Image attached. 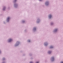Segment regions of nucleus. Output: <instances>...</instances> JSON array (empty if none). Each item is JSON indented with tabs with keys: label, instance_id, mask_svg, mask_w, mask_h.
I'll list each match as a JSON object with an SVG mask.
<instances>
[{
	"label": "nucleus",
	"instance_id": "nucleus-16",
	"mask_svg": "<svg viewBox=\"0 0 63 63\" xmlns=\"http://www.w3.org/2000/svg\"><path fill=\"white\" fill-rule=\"evenodd\" d=\"M3 10H5V9H4V8L3 9Z\"/></svg>",
	"mask_w": 63,
	"mask_h": 63
},
{
	"label": "nucleus",
	"instance_id": "nucleus-2",
	"mask_svg": "<svg viewBox=\"0 0 63 63\" xmlns=\"http://www.w3.org/2000/svg\"><path fill=\"white\" fill-rule=\"evenodd\" d=\"M51 59H52V61H53L54 60V57H52Z\"/></svg>",
	"mask_w": 63,
	"mask_h": 63
},
{
	"label": "nucleus",
	"instance_id": "nucleus-6",
	"mask_svg": "<svg viewBox=\"0 0 63 63\" xmlns=\"http://www.w3.org/2000/svg\"><path fill=\"white\" fill-rule=\"evenodd\" d=\"M53 48V47L52 46H51L50 47V48Z\"/></svg>",
	"mask_w": 63,
	"mask_h": 63
},
{
	"label": "nucleus",
	"instance_id": "nucleus-14",
	"mask_svg": "<svg viewBox=\"0 0 63 63\" xmlns=\"http://www.w3.org/2000/svg\"><path fill=\"white\" fill-rule=\"evenodd\" d=\"M61 63H63V62H61Z\"/></svg>",
	"mask_w": 63,
	"mask_h": 63
},
{
	"label": "nucleus",
	"instance_id": "nucleus-5",
	"mask_svg": "<svg viewBox=\"0 0 63 63\" xmlns=\"http://www.w3.org/2000/svg\"><path fill=\"white\" fill-rule=\"evenodd\" d=\"M51 52L50 51H49L48 52V53L49 54H50V53H51Z\"/></svg>",
	"mask_w": 63,
	"mask_h": 63
},
{
	"label": "nucleus",
	"instance_id": "nucleus-20",
	"mask_svg": "<svg viewBox=\"0 0 63 63\" xmlns=\"http://www.w3.org/2000/svg\"><path fill=\"white\" fill-rule=\"evenodd\" d=\"M40 1H42V0H39Z\"/></svg>",
	"mask_w": 63,
	"mask_h": 63
},
{
	"label": "nucleus",
	"instance_id": "nucleus-15",
	"mask_svg": "<svg viewBox=\"0 0 63 63\" xmlns=\"http://www.w3.org/2000/svg\"><path fill=\"white\" fill-rule=\"evenodd\" d=\"M36 63H39V62H36Z\"/></svg>",
	"mask_w": 63,
	"mask_h": 63
},
{
	"label": "nucleus",
	"instance_id": "nucleus-12",
	"mask_svg": "<svg viewBox=\"0 0 63 63\" xmlns=\"http://www.w3.org/2000/svg\"><path fill=\"white\" fill-rule=\"evenodd\" d=\"M18 45H17L16 44L15 45V46H17Z\"/></svg>",
	"mask_w": 63,
	"mask_h": 63
},
{
	"label": "nucleus",
	"instance_id": "nucleus-18",
	"mask_svg": "<svg viewBox=\"0 0 63 63\" xmlns=\"http://www.w3.org/2000/svg\"><path fill=\"white\" fill-rule=\"evenodd\" d=\"M29 42H30V41H29Z\"/></svg>",
	"mask_w": 63,
	"mask_h": 63
},
{
	"label": "nucleus",
	"instance_id": "nucleus-4",
	"mask_svg": "<svg viewBox=\"0 0 63 63\" xmlns=\"http://www.w3.org/2000/svg\"><path fill=\"white\" fill-rule=\"evenodd\" d=\"M49 18H51V15H50L49 16Z\"/></svg>",
	"mask_w": 63,
	"mask_h": 63
},
{
	"label": "nucleus",
	"instance_id": "nucleus-22",
	"mask_svg": "<svg viewBox=\"0 0 63 63\" xmlns=\"http://www.w3.org/2000/svg\"><path fill=\"white\" fill-rule=\"evenodd\" d=\"M15 0V1H16V0Z\"/></svg>",
	"mask_w": 63,
	"mask_h": 63
},
{
	"label": "nucleus",
	"instance_id": "nucleus-1",
	"mask_svg": "<svg viewBox=\"0 0 63 63\" xmlns=\"http://www.w3.org/2000/svg\"><path fill=\"white\" fill-rule=\"evenodd\" d=\"M45 4L46 5H48V2H47L45 3Z\"/></svg>",
	"mask_w": 63,
	"mask_h": 63
},
{
	"label": "nucleus",
	"instance_id": "nucleus-10",
	"mask_svg": "<svg viewBox=\"0 0 63 63\" xmlns=\"http://www.w3.org/2000/svg\"><path fill=\"white\" fill-rule=\"evenodd\" d=\"M44 44L45 45V46H47V44H46L45 43Z\"/></svg>",
	"mask_w": 63,
	"mask_h": 63
},
{
	"label": "nucleus",
	"instance_id": "nucleus-7",
	"mask_svg": "<svg viewBox=\"0 0 63 63\" xmlns=\"http://www.w3.org/2000/svg\"><path fill=\"white\" fill-rule=\"evenodd\" d=\"M57 30L56 29L55 30V32H56V31H57Z\"/></svg>",
	"mask_w": 63,
	"mask_h": 63
},
{
	"label": "nucleus",
	"instance_id": "nucleus-19",
	"mask_svg": "<svg viewBox=\"0 0 63 63\" xmlns=\"http://www.w3.org/2000/svg\"><path fill=\"white\" fill-rule=\"evenodd\" d=\"M4 59H3V60H4Z\"/></svg>",
	"mask_w": 63,
	"mask_h": 63
},
{
	"label": "nucleus",
	"instance_id": "nucleus-17",
	"mask_svg": "<svg viewBox=\"0 0 63 63\" xmlns=\"http://www.w3.org/2000/svg\"><path fill=\"white\" fill-rule=\"evenodd\" d=\"M23 22H24V21H23Z\"/></svg>",
	"mask_w": 63,
	"mask_h": 63
},
{
	"label": "nucleus",
	"instance_id": "nucleus-11",
	"mask_svg": "<svg viewBox=\"0 0 63 63\" xmlns=\"http://www.w3.org/2000/svg\"><path fill=\"white\" fill-rule=\"evenodd\" d=\"M17 44H19V42H17Z\"/></svg>",
	"mask_w": 63,
	"mask_h": 63
},
{
	"label": "nucleus",
	"instance_id": "nucleus-8",
	"mask_svg": "<svg viewBox=\"0 0 63 63\" xmlns=\"http://www.w3.org/2000/svg\"><path fill=\"white\" fill-rule=\"evenodd\" d=\"M12 40H9V42H11V41H12Z\"/></svg>",
	"mask_w": 63,
	"mask_h": 63
},
{
	"label": "nucleus",
	"instance_id": "nucleus-21",
	"mask_svg": "<svg viewBox=\"0 0 63 63\" xmlns=\"http://www.w3.org/2000/svg\"><path fill=\"white\" fill-rule=\"evenodd\" d=\"M0 53H1V51H0Z\"/></svg>",
	"mask_w": 63,
	"mask_h": 63
},
{
	"label": "nucleus",
	"instance_id": "nucleus-13",
	"mask_svg": "<svg viewBox=\"0 0 63 63\" xmlns=\"http://www.w3.org/2000/svg\"><path fill=\"white\" fill-rule=\"evenodd\" d=\"M30 63H33V62H31Z\"/></svg>",
	"mask_w": 63,
	"mask_h": 63
},
{
	"label": "nucleus",
	"instance_id": "nucleus-3",
	"mask_svg": "<svg viewBox=\"0 0 63 63\" xmlns=\"http://www.w3.org/2000/svg\"><path fill=\"white\" fill-rule=\"evenodd\" d=\"M10 19V17H8L7 18V20H8V22H9V19Z\"/></svg>",
	"mask_w": 63,
	"mask_h": 63
},
{
	"label": "nucleus",
	"instance_id": "nucleus-9",
	"mask_svg": "<svg viewBox=\"0 0 63 63\" xmlns=\"http://www.w3.org/2000/svg\"><path fill=\"white\" fill-rule=\"evenodd\" d=\"M34 30H36V28H34Z\"/></svg>",
	"mask_w": 63,
	"mask_h": 63
}]
</instances>
